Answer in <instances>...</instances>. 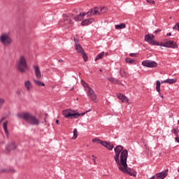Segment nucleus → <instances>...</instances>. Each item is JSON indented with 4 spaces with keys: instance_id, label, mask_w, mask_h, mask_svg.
<instances>
[{
    "instance_id": "nucleus-5",
    "label": "nucleus",
    "mask_w": 179,
    "mask_h": 179,
    "mask_svg": "<svg viewBox=\"0 0 179 179\" xmlns=\"http://www.w3.org/2000/svg\"><path fill=\"white\" fill-rule=\"evenodd\" d=\"M0 41L3 45H10L12 43V38L8 34H3L0 36Z\"/></svg>"
},
{
    "instance_id": "nucleus-22",
    "label": "nucleus",
    "mask_w": 179,
    "mask_h": 179,
    "mask_svg": "<svg viewBox=\"0 0 179 179\" xmlns=\"http://www.w3.org/2000/svg\"><path fill=\"white\" fill-rule=\"evenodd\" d=\"M93 20H94L92 18H88V19L84 20L81 22V26H87V25L90 24L91 23H92Z\"/></svg>"
},
{
    "instance_id": "nucleus-51",
    "label": "nucleus",
    "mask_w": 179,
    "mask_h": 179,
    "mask_svg": "<svg viewBox=\"0 0 179 179\" xmlns=\"http://www.w3.org/2000/svg\"><path fill=\"white\" fill-rule=\"evenodd\" d=\"M5 143V141H3L2 143H1V144H4Z\"/></svg>"
},
{
    "instance_id": "nucleus-10",
    "label": "nucleus",
    "mask_w": 179,
    "mask_h": 179,
    "mask_svg": "<svg viewBox=\"0 0 179 179\" xmlns=\"http://www.w3.org/2000/svg\"><path fill=\"white\" fill-rule=\"evenodd\" d=\"M101 10H103V8H98L95 7L91 10H90L87 13V15L88 16H94V15H100Z\"/></svg>"
},
{
    "instance_id": "nucleus-39",
    "label": "nucleus",
    "mask_w": 179,
    "mask_h": 179,
    "mask_svg": "<svg viewBox=\"0 0 179 179\" xmlns=\"http://www.w3.org/2000/svg\"><path fill=\"white\" fill-rule=\"evenodd\" d=\"M137 54L136 53H130L129 56L131 57H136Z\"/></svg>"
},
{
    "instance_id": "nucleus-33",
    "label": "nucleus",
    "mask_w": 179,
    "mask_h": 179,
    "mask_svg": "<svg viewBox=\"0 0 179 179\" xmlns=\"http://www.w3.org/2000/svg\"><path fill=\"white\" fill-rule=\"evenodd\" d=\"M125 62L127 64H131L134 63L135 61H134V59H131V58L127 57V58H126Z\"/></svg>"
},
{
    "instance_id": "nucleus-11",
    "label": "nucleus",
    "mask_w": 179,
    "mask_h": 179,
    "mask_svg": "<svg viewBox=\"0 0 179 179\" xmlns=\"http://www.w3.org/2000/svg\"><path fill=\"white\" fill-rule=\"evenodd\" d=\"M165 46L166 48H171V49L178 48L177 43L173 41H168L167 42H166Z\"/></svg>"
},
{
    "instance_id": "nucleus-50",
    "label": "nucleus",
    "mask_w": 179,
    "mask_h": 179,
    "mask_svg": "<svg viewBox=\"0 0 179 179\" xmlns=\"http://www.w3.org/2000/svg\"><path fill=\"white\" fill-rule=\"evenodd\" d=\"M149 179H155V176H152V177H151V178H149Z\"/></svg>"
},
{
    "instance_id": "nucleus-27",
    "label": "nucleus",
    "mask_w": 179,
    "mask_h": 179,
    "mask_svg": "<svg viewBox=\"0 0 179 179\" xmlns=\"http://www.w3.org/2000/svg\"><path fill=\"white\" fill-rule=\"evenodd\" d=\"M3 173H15V170L13 168L11 169H3L2 170Z\"/></svg>"
},
{
    "instance_id": "nucleus-16",
    "label": "nucleus",
    "mask_w": 179,
    "mask_h": 179,
    "mask_svg": "<svg viewBox=\"0 0 179 179\" xmlns=\"http://www.w3.org/2000/svg\"><path fill=\"white\" fill-rule=\"evenodd\" d=\"M168 172H169V170L166 169L164 171L157 173L156 176L158 178L164 179L167 176Z\"/></svg>"
},
{
    "instance_id": "nucleus-45",
    "label": "nucleus",
    "mask_w": 179,
    "mask_h": 179,
    "mask_svg": "<svg viewBox=\"0 0 179 179\" xmlns=\"http://www.w3.org/2000/svg\"><path fill=\"white\" fill-rule=\"evenodd\" d=\"M56 123H57V124H59V120H57Z\"/></svg>"
},
{
    "instance_id": "nucleus-32",
    "label": "nucleus",
    "mask_w": 179,
    "mask_h": 179,
    "mask_svg": "<svg viewBox=\"0 0 179 179\" xmlns=\"http://www.w3.org/2000/svg\"><path fill=\"white\" fill-rule=\"evenodd\" d=\"M108 81H110L111 83H113L115 84H118V80L117 79H115L114 78H108Z\"/></svg>"
},
{
    "instance_id": "nucleus-26",
    "label": "nucleus",
    "mask_w": 179,
    "mask_h": 179,
    "mask_svg": "<svg viewBox=\"0 0 179 179\" xmlns=\"http://www.w3.org/2000/svg\"><path fill=\"white\" fill-rule=\"evenodd\" d=\"M119 73H120V77H122V78H126L127 75L123 69H120Z\"/></svg>"
},
{
    "instance_id": "nucleus-56",
    "label": "nucleus",
    "mask_w": 179,
    "mask_h": 179,
    "mask_svg": "<svg viewBox=\"0 0 179 179\" xmlns=\"http://www.w3.org/2000/svg\"><path fill=\"white\" fill-rule=\"evenodd\" d=\"M178 131H179V127H178Z\"/></svg>"
},
{
    "instance_id": "nucleus-23",
    "label": "nucleus",
    "mask_w": 179,
    "mask_h": 179,
    "mask_svg": "<svg viewBox=\"0 0 179 179\" xmlns=\"http://www.w3.org/2000/svg\"><path fill=\"white\" fill-rule=\"evenodd\" d=\"M156 83H157L156 90H157V92L159 93V94L160 95V97H161L162 99H163V95H162V94H160L161 83L159 82V80H157Z\"/></svg>"
},
{
    "instance_id": "nucleus-25",
    "label": "nucleus",
    "mask_w": 179,
    "mask_h": 179,
    "mask_svg": "<svg viewBox=\"0 0 179 179\" xmlns=\"http://www.w3.org/2000/svg\"><path fill=\"white\" fill-rule=\"evenodd\" d=\"M34 83L39 87H44L45 86V84L43 82H41L40 80H34Z\"/></svg>"
},
{
    "instance_id": "nucleus-46",
    "label": "nucleus",
    "mask_w": 179,
    "mask_h": 179,
    "mask_svg": "<svg viewBox=\"0 0 179 179\" xmlns=\"http://www.w3.org/2000/svg\"><path fill=\"white\" fill-rule=\"evenodd\" d=\"M17 95H21V92H17Z\"/></svg>"
},
{
    "instance_id": "nucleus-4",
    "label": "nucleus",
    "mask_w": 179,
    "mask_h": 179,
    "mask_svg": "<svg viewBox=\"0 0 179 179\" xmlns=\"http://www.w3.org/2000/svg\"><path fill=\"white\" fill-rule=\"evenodd\" d=\"M83 85L85 92H87V95L90 98L92 101L96 102V96L94 94V90L90 87V86H89V84L84 82Z\"/></svg>"
},
{
    "instance_id": "nucleus-1",
    "label": "nucleus",
    "mask_w": 179,
    "mask_h": 179,
    "mask_svg": "<svg viewBox=\"0 0 179 179\" xmlns=\"http://www.w3.org/2000/svg\"><path fill=\"white\" fill-rule=\"evenodd\" d=\"M115 156L113 157L115 163L117 164L118 169L130 176L135 177L136 173L127 167V160L128 157V151L122 145H118L114 148Z\"/></svg>"
},
{
    "instance_id": "nucleus-53",
    "label": "nucleus",
    "mask_w": 179,
    "mask_h": 179,
    "mask_svg": "<svg viewBox=\"0 0 179 179\" xmlns=\"http://www.w3.org/2000/svg\"><path fill=\"white\" fill-rule=\"evenodd\" d=\"M178 124L179 125V120H178Z\"/></svg>"
},
{
    "instance_id": "nucleus-7",
    "label": "nucleus",
    "mask_w": 179,
    "mask_h": 179,
    "mask_svg": "<svg viewBox=\"0 0 179 179\" xmlns=\"http://www.w3.org/2000/svg\"><path fill=\"white\" fill-rule=\"evenodd\" d=\"M145 41L152 44V45H159V42L155 41V36L153 34H146L145 36Z\"/></svg>"
},
{
    "instance_id": "nucleus-17",
    "label": "nucleus",
    "mask_w": 179,
    "mask_h": 179,
    "mask_svg": "<svg viewBox=\"0 0 179 179\" xmlns=\"http://www.w3.org/2000/svg\"><path fill=\"white\" fill-rule=\"evenodd\" d=\"M80 117V113L76 112L75 110H71L70 113L69 118L71 119H78Z\"/></svg>"
},
{
    "instance_id": "nucleus-34",
    "label": "nucleus",
    "mask_w": 179,
    "mask_h": 179,
    "mask_svg": "<svg viewBox=\"0 0 179 179\" xmlns=\"http://www.w3.org/2000/svg\"><path fill=\"white\" fill-rule=\"evenodd\" d=\"M5 103V99L3 98H0V108H2L3 105Z\"/></svg>"
},
{
    "instance_id": "nucleus-15",
    "label": "nucleus",
    "mask_w": 179,
    "mask_h": 179,
    "mask_svg": "<svg viewBox=\"0 0 179 179\" xmlns=\"http://www.w3.org/2000/svg\"><path fill=\"white\" fill-rule=\"evenodd\" d=\"M34 71L35 73V76L38 79H41V71H40V67L38 66H33Z\"/></svg>"
},
{
    "instance_id": "nucleus-35",
    "label": "nucleus",
    "mask_w": 179,
    "mask_h": 179,
    "mask_svg": "<svg viewBox=\"0 0 179 179\" xmlns=\"http://www.w3.org/2000/svg\"><path fill=\"white\" fill-rule=\"evenodd\" d=\"M173 30H178V31H179V23H177L173 27Z\"/></svg>"
},
{
    "instance_id": "nucleus-18",
    "label": "nucleus",
    "mask_w": 179,
    "mask_h": 179,
    "mask_svg": "<svg viewBox=\"0 0 179 179\" xmlns=\"http://www.w3.org/2000/svg\"><path fill=\"white\" fill-rule=\"evenodd\" d=\"M8 121H6L3 123V129L4 130V132H5V134H6V136L7 137V138H8L9 136H10V133H9V131L8 129Z\"/></svg>"
},
{
    "instance_id": "nucleus-28",
    "label": "nucleus",
    "mask_w": 179,
    "mask_h": 179,
    "mask_svg": "<svg viewBox=\"0 0 179 179\" xmlns=\"http://www.w3.org/2000/svg\"><path fill=\"white\" fill-rule=\"evenodd\" d=\"M73 134V136L71 138V139L76 140V138H78V129H74Z\"/></svg>"
},
{
    "instance_id": "nucleus-40",
    "label": "nucleus",
    "mask_w": 179,
    "mask_h": 179,
    "mask_svg": "<svg viewBox=\"0 0 179 179\" xmlns=\"http://www.w3.org/2000/svg\"><path fill=\"white\" fill-rule=\"evenodd\" d=\"M74 41L76 44H78V43H79V39H78V38H76V36L74 37Z\"/></svg>"
},
{
    "instance_id": "nucleus-6",
    "label": "nucleus",
    "mask_w": 179,
    "mask_h": 179,
    "mask_svg": "<svg viewBox=\"0 0 179 179\" xmlns=\"http://www.w3.org/2000/svg\"><path fill=\"white\" fill-rule=\"evenodd\" d=\"M75 49L77 53L82 55L84 59V62H87V55H86V53H85V50H83V48L82 47V45H80V44L79 43H76L75 45Z\"/></svg>"
},
{
    "instance_id": "nucleus-9",
    "label": "nucleus",
    "mask_w": 179,
    "mask_h": 179,
    "mask_svg": "<svg viewBox=\"0 0 179 179\" xmlns=\"http://www.w3.org/2000/svg\"><path fill=\"white\" fill-rule=\"evenodd\" d=\"M142 66L146 68L153 69V68H157V64L155 61L145 60L142 62Z\"/></svg>"
},
{
    "instance_id": "nucleus-52",
    "label": "nucleus",
    "mask_w": 179,
    "mask_h": 179,
    "mask_svg": "<svg viewBox=\"0 0 179 179\" xmlns=\"http://www.w3.org/2000/svg\"><path fill=\"white\" fill-rule=\"evenodd\" d=\"M92 160H93V162L95 163V159H93Z\"/></svg>"
},
{
    "instance_id": "nucleus-43",
    "label": "nucleus",
    "mask_w": 179,
    "mask_h": 179,
    "mask_svg": "<svg viewBox=\"0 0 179 179\" xmlns=\"http://www.w3.org/2000/svg\"><path fill=\"white\" fill-rule=\"evenodd\" d=\"M176 142H177L178 143H179V137H176Z\"/></svg>"
},
{
    "instance_id": "nucleus-8",
    "label": "nucleus",
    "mask_w": 179,
    "mask_h": 179,
    "mask_svg": "<svg viewBox=\"0 0 179 179\" xmlns=\"http://www.w3.org/2000/svg\"><path fill=\"white\" fill-rule=\"evenodd\" d=\"M61 26L69 28L72 27V20L68 15H64V20L60 23Z\"/></svg>"
},
{
    "instance_id": "nucleus-49",
    "label": "nucleus",
    "mask_w": 179,
    "mask_h": 179,
    "mask_svg": "<svg viewBox=\"0 0 179 179\" xmlns=\"http://www.w3.org/2000/svg\"><path fill=\"white\" fill-rule=\"evenodd\" d=\"M80 115H85V113H80Z\"/></svg>"
},
{
    "instance_id": "nucleus-2",
    "label": "nucleus",
    "mask_w": 179,
    "mask_h": 179,
    "mask_svg": "<svg viewBox=\"0 0 179 179\" xmlns=\"http://www.w3.org/2000/svg\"><path fill=\"white\" fill-rule=\"evenodd\" d=\"M17 117L18 119H22L27 122L30 125L37 126L38 125V120L36 116L32 115L31 113H17Z\"/></svg>"
},
{
    "instance_id": "nucleus-54",
    "label": "nucleus",
    "mask_w": 179,
    "mask_h": 179,
    "mask_svg": "<svg viewBox=\"0 0 179 179\" xmlns=\"http://www.w3.org/2000/svg\"><path fill=\"white\" fill-rule=\"evenodd\" d=\"M99 71L101 72L102 71L101 69H100Z\"/></svg>"
},
{
    "instance_id": "nucleus-19",
    "label": "nucleus",
    "mask_w": 179,
    "mask_h": 179,
    "mask_svg": "<svg viewBox=\"0 0 179 179\" xmlns=\"http://www.w3.org/2000/svg\"><path fill=\"white\" fill-rule=\"evenodd\" d=\"M24 86L27 92H30V90H31V89L33 88V85H31L30 80L25 81L24 83Z\"/></svg>"
},
{
    "instance_id": "nucleus-38",
    "label": "nucleus",
    "mask_w": 179,
    "mask_h": 179,
    "mask_svg": "<svg viewBox=\"0 0 179 179\" xmlns=\"http://www.w3.org/2000/svg\"><path fill=\"white\" fill-rule=\"evenodd\" d=\"M160 45V47H166V42L164 43H159V45Z\"/></svg>"
},
{
    "instance_id": "nucleus-24",
    "label": "nucleus",
    "mask_w": 179,
    "mask_h": 179,
    "mask_svg": "<svg viewBox=\"0 0 179 179\" xmlns=\"http://www.w3.org/2000/svg\"><path fill=\"white\" fill-rule=\"evenodd\" d=\"M104 56V52H101L99 54L97 55V56L96 57V58L94 59V61L96 62L98 60L101 59Z\"/></svg>"
},
{
    "instance_id": "nucleus-55",
    "label": "nucleus",
    "mask_w": 179,
    "mask_h": 179,
    "mask_svg": "<svg viewBox=\"0 0 179 179\" xmlns=\"http://www.w3.org/2000/svg\"><path fill=\"white\" fill-rule=\"evenodd\" d=\"M157 179H162V178H157Z\"/></svg>"
},
{
    "instance_id": "nucleus-12",
    "label": "nucleus",
    "mask_w": 179,
    "mask_h": 179,
    "mask_svg": "<svg viewBox=\"0 0 179 179\" xmlns=\"http://www.w3.org/2000/svg\"><path fill=\"white\" fill-rule=\"evenodd\" d=\"M117 98L122 101V103H129V99L124 94L121 93L117 94Z\"/></svg>"
},
{
    "instance_id": "nucleus-48",
    "label": "nucleus",
    "mask_w": 179,
    "mask_h": 179,
    "mask_svg": "<svg viewBox=\"0 0 179 179\" xmlns=\"http://www.w3.org/2000/svg\"><path fill=\"white\" fill-rule=\"evenodd\" d=\"M59 62H64V60L59 59Z\"/></svg>"
},
{
    "instance_id": "nucleus-13",
    "label": "nucleus",
    "mask_w": 179,
    "mask_h": 179,
    "mask_svg": "<svg viewBox=\"0 0 179 179\" xmlns=\"http://www.w3.org/2000/svg\"><path fill=\"white\" fill-rule=\"evenodd\" d=\"M17 148L16 143L15 141H12L11 143H8L6 146V149L8 152H10L12 150H15Z\"/></svg>"
},
{
    "instance_id": "nucleus-14",
    "label": "nucleus",
    "mask_w": 179,
    "mask_h": 179,
    "mask_svg": "<svg viewBox=\"0 0 179 179\" xmlns=\"http://www.w3.org/2000/svg\"><path fill=\"white\" fill-rule=\"evenodd\" d=\"M101 145L109 151H112L114 148V145L111 143L107 141L101 142Z\"/></svg>"
},
{
    "instance_id": "nucleus-21",
    "label": "nucleus",
    "mask_w": 179,
    "mask_h": 179,
    "mask_svg": "<svg viewBox=\"0 0 179 179\" xmlns=\"http://www.w3.org/2000/svg\"><path fill=\"white\" fill-rule=\"evenodd\" d=\"M85 16H86V13H80L77 16L74 17V20H76V22H80L83 20V18L85 17Z\"/></svg>"
},
{
    "instance_id": "nucleus-42",
    "label": "nucleus",
    "mask_w": 179,
    "mask_h": 179,
    "mask_svg": "<svg viewBox=\"0 0 179 179\" xmlns=\"http://www.w3.org/2000/svg\"><path fill=\"white\" fill-rule=\"evenodd\" d=\"M162 84L167 83V80H162L161 82Z\"/></svg>"
},
{
    "instance_id": "nucleus-20",
    "label": "nucleus",
    "mask_w": 179,
    "mask_h": 179,
    "mask_svg": "<svg viewBox=\"0 0 179 179\" xmlns=\"http://www.w3.org/2000/svg\"><path fill=\"white\" fill-rule=\"evenodd\" d=\"M71 112H72V110H71V108L64 110L62 111V115L64 117V118L69 119V116Z\"/></svg>"
},
{
    "instance_id": "nucleus-37",
    "label": "nucleus",
    "mask_w": 179,
    "mask_h": 179,
    "mask_svg": "<svg viewBox=\"0 0 179 179\" xmlns=\"http://www.w3.org/2000/svg\"><path fill=\"white\" fill-rule=\"evenodd\" d=\"M146 1H147L148 3H151L152 5H154V3H155V2L154 0H146Z\"/></svg>"
},
{
    "instance_id": "nucleus-36",
    "label": "nucleus",
    "mask_w": 179,
    "mask_h": 179,
    "mask_svg": "<svg viewBox=\"0 0 179 179\" xmlns=\"http://www.w3.org/2000/svg\"><path fill=\"white\" fill-rule=\"evenodd\" d=\"M173 134L176 135V136H178V133H179L178 128L173 129Z\"/></svg>"
},
{
    "instance_id": "nucleus-44",
    "label": "nucleus",
    "mask_w": 179,
    "mask_h": 179,
    "mask_svg": "<svg viewBox=\"0 0 179 179\" xmlns=\"http://www.w3.org/2000/svg\"><path fill=\"white\" fill-rule=\"evenodd\" d=\"M159 30H156L155 31V34H157V33H159Z\"/></svg>"
},
{
    "instance_id": "nucleus-30",
    "label": "nucleus",
    "mask_w": 179,
    "mask_h": 179,
    "mask_svg": "<svg viewBox=\"0 0 179 179\" xmlns=\"http://www.w3.org/2000/svg\"><path fill=\"white\" fill-rule=\"evenodd\" d=\"M177 82V79H166V83L169 85L175 84Z\"/></svg>"
},
{
    "instance_id": "nucleus-41",
    "label": "nucleus",
    "mask_w": 179,
    "mask_h": 179,
    "mask_svg": "<svg viewBox=\"0 0 179 179\" xmlns=\"http://www.w3.org/2000/svg\"><path fill=\"white\" fill-rule=\"evenodd\" d=\"M4 120H5V117H2V118L0 120V124H1Z\"/></svg>"
},
{
    "instance_id": "nucleus-57",
    "label": "nucleus",
    "mask_w": 179,
    "mask_h": 179,
    "mask_svg": "<svg viewBox=\"0 0 179 179\" xmlns=\"http://www.w3.org/2000/svg\"><path fill=\"white\" fill-rule=\"evenodd\" d=\"M178 172H179V170H178Z\"/></svg>"
},
{
    "instance_id": "nucleus-29",
    "label": "nucleus",
    "mask_w": 179,
    "mask_h": 179,
    "mask_svg": "<svg viewBox=\"0 0 179 179\" xmlns=\"http://www.w3.org/2000/svg\"><path fill=\"white\" fill-rule=\"evenodd\" d=\"M92 143L101 145V143H104V141H103L102 140H100L97 138H94L92 139Z\"/></svg>"
},
{
    "instance_id": "nucleus-31",
    "label": "nucleus",
    "mask_w": 179,
    "mask_h": 179,
    "mask_svg": "<svg viewBox=\"0 0 179 179\" xmlns=\"http://www.w3.org/2000/svg\"><path fill=\"white\" fill-rule=\"evenodd\" d=\"M125 26H126V25H125L124 23H121V24H120L115 25V28L117 30H118V29H124Z\"/></svg>"
},
{
    "instance_id": "nucleus-3",
    "label": "nucleus",
    "mask_w": 179,
    "mask_h": 179,
    "mask_svg": "<svg viewBox=\"0 0 179 179\" xmlns=\"http://www.w3.org/2000/svg\"><path fill=\"white\" fill-rule=\"evenodd\" d=\"M16 69L21 73H25L26 70L29 69V66H27V62L26 61V57H24V56H21L20 59L17 61Z\"/></svg>"
},
{
    "instance_id": "nucleus-47",
    "label": "nucleus",
    "mask_w": 179,
    "mask_h": 179,
    "mask_svg": "<svg viewBox=\"0 0 179 179\" xmlns=\"http://www.w3.org/2000/svg\"><path fill=\"white\" fill-rule=\"evenodd\" d=\"M167 36H171V32L168 33V34H167Z\"/></svg>"
}]
</instances>
